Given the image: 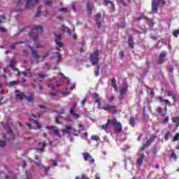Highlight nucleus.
<instances>
[{
  "label": "nucleus",
  "instance_id": "nucleus-51",
  "mask_svg": "<svg viewBox=\"0 0 179 179\" xmlns=\"http://www.w3.org/2000/svg\"><path fill=\"white\" fill-rule=\"evenodd\" d=\"M94 104H98L99 107H100L101 106V101H100V98L99 99H96L94 101Z\"/></svg>",
  "mask_w": 179,
  "mask_h": 179
},
{
  "label": "nucleus",
  "instance_id": "nucleus-12",
  "mask_svg": "<svg viewBox=\"0 0 179 179\" xmlns=\"http://www.w3.org/2000/svg\"><path fill=\"white\" fill-rule=\"evenodd\" d=\"M25 8L27 9H31L34 8V3L33 2V0H27V2L25 3Z\"/></svg>",
  "mask_w": 179,
  "mask_h": 179
},
{
  "label": "nucleus",
  "instance_id": "nucleus-59",
  "mask_svg": "<svg viewBox=\"0 0 179 179\" xmlns=\"http://www.w3.org/2000/svg\"><path fill=\"white\" fill-rule=\"evenodd\" d=\"M0 24H2V20H5V15H0Z\"/></svg>",
  "mask_w": 179,
  "mask_h": 179
},
{
  "label": "nucleus",
  "instance_id": "nucleus-20",
  "mask_svg": "<svg viewBox=\"0 0 179 179\" xmlns=\"http://www.w3.org/2000/svg\"><path fill=\"white\" fill-rule=\"evenodd\" d=\"M70 114H71L73 118H76L77 120H79V118H80V115H78L76 113L75 110H70Z\"/></svg>",
  "mask_w": 179,
  "mask_h": 179
},
{
  "label": "nucleus",
  "instance_id": "nucleus-44",
  "mask_svg": "<svg viewBox=\"0 0 179 179\" xmlns=\"http://www.w3.org/2000/svg\"><path fill=\"white\" fill-rule=\"evenodd\" d=\"M150 38H152V40H157L159 36H157V34H150Z\"/></svg>",
  "mask_w": 179,
  "mask_h": 179
},
{
  "label": "nucleus",
  "instance_id": "nucleus-33",
  "mask_svg": "<svg viewBox=\"0 0 179 179\" xmlns=\"http://www.w3.org/2000/svg\"><path fill=\"white\" fill-rule=\"evenodd\" d=\"M129 125L134 128L135 127V117H131L129 119Z\"/></svg>",
  "mask_w": 179,
  "mask_h": 179
},
{
  "label": "nucleus",
  "instance_id": "nucleus-64",
  "mask_svg": "<svg viewBox=\"0 0 179 179\" xmlns=\"http://www.w3.org/2000/svg\"><path fill=\"white\" fill-rule=\"evenodd\" d=\"M170 117L169 116H167L164 120L163 122H167L168 121H169Z\"/></svg>",
  "mask_w": 179,
  "mask_h": 179
},
{
  "label": "nucleus",
  "instance_id": "nucleus-36",
  "mask_svg": "<svg viewBox=\"0 0 179 179\" xmlns=\"http://www.w3.org/2000/svg\"><path fill=\"white\" fill-rule=\"evenodd\" d=\"M62 29L63 31H67V33H69V34H71V33H72L71 29H69V28L65 27L64 25L62 26Z\"/></svg>",
  "mask_w": 179,
  "mask_h": 179
},
{
  "label": "nucleus",
  "instance_id": "nucleus-37",
  "mask_svg": "<svg viewBox=\"0 0 179 179\" xmlns=\"http://www.w3.org/2000/svg\"><path fill=\"white\" fill-rule=\"evenodd\" d=\"M36 164L38 166V167H41V169H43L44 167V164L41 162V160L38 159L36 162H35Z\"/></svg>",
  "mask_w": 179,
  "mask_h": 179
},
{
  "label": "nucleus",
  "instance_id": "nucleus-15",
  "mask_svg": "<svg viewBox=\"0 0 179 179\" xmlns=\"http://www.w3.org/2000/svg\"><path fill=\"white\" fill-rule=\"evenodd\" d=\"M128 44H129V48H131V50H134L135 47V43H134V41L132 40V36H129Z\"/></svg>",
  "mask_w": 179,
  "mask_h": 179
},
{
  "label": "nucleus",
  "instance_id": "nucleus-53",
  "mask_svg": "<svg viewBox=\"0 0 179 179\" xmlns=\"http://www.w3.org/2000/svg\"><path fill=\"white\" fill-rule=\"evenodd\" d=\"M39 76V79H45V78H47V74H44V73H39L38 75Z\"/></svg>",
  "mask_w": 179,
  "mask_h": 179
},
{
  "label": "nucleus",
  "instance_id": "nucleus-32",
  "mask_svg": "<svg viewBox=\"0 0 179 179\" xmlns=\"http://www.w3.org/2000/svg\"><path fill=\"white\" fill-rule=\"evenodd\" d=\"M100 71H101V65H98L95 70V76H99V75H100Z\"/></svg>",
  "mask_w": 179,
  "mask_h": 179
},
{
  "label": "nucleus",
  "instance_id": "nucleus-13",
  "mask_svg": "<svg viewBox=\"0 0 179 179\" xmlns=\"http://www.w3.org/2000/svg\"><path fill=\"white\" fill-rule=\"evenodd\" d=\"M29 48L31 50L32 57L35 58L36 59H38V58H40V56L37 55V50H36V49H34V48H31V46H29Z\"/></svg>",
  "mask_w": 179,
  "mask_h": 179
},
{
  "label": "nucleus",
  "instance_id": "nucleus-50",
  "mask_svg": "<svg viewBox=\"0 0 179 179\" xmlns=\"http://www.w3.org/2000/svg\"><path fill=\"white\" fill-rule=\"evenodd\" d=\"M59 12H64V13H68V9H66V8L65 7H62L61 8L59 9Z\"/></svg>",
  "mask_w": 179,
  "mask_h": 179
},
{
  "label": "nucleus",
  "instance_id": "nucleus-61",
  "mask_svg": "<svg viewBox=\"0 0 179 179\" xmlns=\"http://www.w3.org/2000/svg\"><path fill=\"white\" fill-rule=\"evenodd\" d=\"M119 56L120 58H124V51L119 52Z\"/></svg>",
  "mask_w": 179,
  "mask_h": 179
},
{
  "label": "nucleus",
  "instance_id": "nucleus-58",
  "mask_svg": "<svg viewBox=\"0 0 179 179\" xmlns=\"http://www.w3.org/2000/svg\"><path fill=\"white\" fill-rule=\"evenodd\" d=\"M77 106H78V103H76V102L73 103L71 110H75V108Z\"/></svg>",
  "mask_w": 179,
  "mask_h": 179
},
{
  "label": "nucleus",
  "instance_id": "nucleus-52",
  "mask_svg": "<svg viewBox=\"0 0 179 179\" xmlns=\"http://www.w3.org/2000/svg\"><path fill=\"white\" fill-rule=\"evenodd\" d=\"M114 100H115V96H111L108 98V103H112L113 101H114Z\"/></svg>",
  "mask_w": 179,
  "mask_h": 179
},
{
  "label": "nucleus",
  "instance_id": "nucleus-26",
  "mask_svg": "<svg viewBox=\"0 0 179 179\" xmlns=\"http://www.w3.org/2000/svg\"><path fill=\"white\" fill-rule=\"evenodd\" d=\"M83 156L84 160L85 162H87V160H89V159H90V157H92V156L90 155V154L89 152L83 153Z\"/></svg>",
  "mask_w": 179,
  "mask_h": 179
},
{
  "label": "nucleus",
  "instance_id": "nucleus-27",
  "mask_svg": "<svg viewBox=\"0 0 179 179\" xmlns=\"http://www.w3.org/2000/svg\"><path fill=\"white\" fill-rule=\"evenodd\" d=\"M42 169H43L44 171H45V176L48 175V171H50L51 169H52V166H45V165H43V166H42Z\"/></svg>",
  "mask_w": 179,
  "mask_h": 179
},
{
  "label": "nucleus",
  "instance_id": "nucleus-47",
  "mask_svg": "<svg viewBox=\"0 0 179 179\" xmlns=\"http://www.w3.org/2000/svg\"><path fill=\"white\" fill-rule=\"evenodd\" d=\"M169 136H170V131H166L164 136V141H169Z\"/></svg>",
  "mask_w": 179,
  "mask_h": 179
},
{
  "label": "nucleus",
  "instance_id": "nucleus-54",
  "mask_svg": "<svg viewBox=\"0 0 179 179\" xmlns=\"http://www.w3.org/2000/svg\"><path fill=\"white\" fill-rule=\"evenodd\" d=\"M27 29H29V27H25L24 29H20L18 32H17V35L19 36V34H22V33H24V31L25 30H27Z\"/></svg>",
  "mask_w": 179,
  "mask_h": 179
},
{
  "label": "nucleus",
  "instance_id": "nucleus-6",
  "mask_svg": "<svg viewBox=\"0 0 179 179\" xmlns=\"http://www.w3.org/2000/svg\"><path fill=\"white\" fill-rule=\"evenodd\" d=\"M128 92V85H126L121 88L119 91V100H122L124 99V96Z\"/></svg>",
  "mask_w": 179,
  "mask_h": 179
},
{
  "label": "nucleus",
  "instance_id": "nucleus-2",
  "mask_svg": "<svg viewBox=\"0 0 179 179\" xmlns=\"http://www.w3.org/2000/svg\"><path fill=\"white\" fill-rule=\"evenodd\" d=\"M166 5V0H152L151 10L152 12H157L159 4Z\"/></svg>",
  "mask_w": 179,
  "mask_h": 179
},
{
  "label": "nucleus",
  "instance_id": "nucleus-35",
  "mask_svg": "<svg viewBox=\"0 0 179 179\" xmlns=\"http://www.w3.org/2000/svg\"><path fill=\"white\" fill-rule=\"evenodd\" d=\"M18 83L17 80H13L9 83L8 86L9 87H13V86H16Z\"/></svg>",
  "mask_w": 179,
  "mask_h": 179
},
{
  "label": "nucleus",
  "instance_id": "nucleus-18",
  "mask_svg": "<svg viewBox=\"0 0 179 179\" xmlns=\"http://www.w3.org/2000/svg\"><path fill=\"white\" fill-rule=\"evenodd\" d=\"M157 99L159 100L160 103H164L165 106L170 105V101L169 99H163L162 96H158Z\"/></svg>",
  "mask_w": 179,
  "mask_h": 179
},
{
  "label": "nucleus",
  "instance_id": "nucleus-19",
  "mask_svg": "<svg viewBox=\"0 0 179 179\" xmlns=\"http://www.w3.org/2000/svg\"><path fill=\"white\" fill-rule=\"evenodd\" d=\"M145 154H143L141 156V157L138 159L137 164H138V166H142V164H143V160H145Z\"/></svg>",
  "mask_w": 179,
  "mask_h": 179
},
{
  "label": "nucleus",
  "instance_id": "nucleus-63",
  "mask_svg": "<svg viewBox=\"0 0 179 179\" xmlns=\"http://www.w3.org/2000/svg\"><path fill=\"white\" fill-rule=\"evenodd\" d=\"M23 54H24V57H28V55H29V53H28L27 50H23Z\"/></svg>",
  "mask_w": 179,
  "mask_h": 179
},
{
  "label": "nucleus",
  "instance_id": "nucleus-21",
  "mask_svg": "<svg viewBox=\"0 0 179 179\" xmlns=\"http://www.w3.org/2000/svg\"><path fill=\"white\" fill-rule=\"evenodd\" d=\"M34 30L35 31H39V33L41 34L43 33V31H44V29L41 26H34Z\"/></svg>",
  "mask_w": 179,
  "mask_h": 179
},
{
  "label": "nucleus",
  "instance_id": "nucleus-9",
  "mask_svg": "<svg viewBox=\"0 0 179 179\" xmlns=\"http://www.w3.org/2000/svg\"><path fill=\"white\" fill-rule=\"evenodd\" d=\"M164 57H166V52L162 51L158 58L157 64L159 65H162L163 62H164Z\"/></svg>",
  "mask_w": 179,
  "mask_h": 179
},
{
  "label": "nucleus",
  "instance_id": "nucleus-8",
  "mask_svg": "<svg viewBox=\"0 0 179 179\" xmlns=\"http://www.w3.org/2000/svg\"><path fill=\"white\" fill-rule=\"evenodd\" d=\"M115 134H120L122 131V124L120 122H117L114 126Z\"/></svg>",
  "mask_w": 179,
  "mask_h": 179
},
{
  "label": "nucleus",
  "instance_id": "nucleus-55",
  "mask_svg": "<svg viewBox=\"0 0 179 179\" xmlns=\"http://www.w3.org/2000/svg\"><path fill=\"white\" fill-rule=\"evenodd\" d=\"M56 44H57L59 48H62V47H64V43L62 42H56Z\"/></svg>",
  "mask_w": 179,
  "mask_h": 179
},
{
  "label": "nucleus",
  "instance_id": "nucleus-30",
  "mask_svg": "<svg viewBox=\"0 0 179 179\" xmlns=\"http://www.w3.org/2000/svg\"><path fill=\"white\" fill-rule=\"evenodd\" d=\"M28 36H34V38H32L33 41H36L38 38V34H34V32H29Z\"/></svg>",
  "mask_w": 179,
  "mask_h": 179
},
{
  "label": "nucleus",
  "instance_id": "nucleus-11",
  "mask_svg": "<svg viewBox=\"0 0 179 179\" xmlns=\"http://www.w3.org/2000/svg\"><path fill=\"white\" fill-rule=\"evenodd\" d=\"M24 99L28 101V103H31L34 100V96L33 92H28V96L24 95Z\"/></svg>",
  "mask_w": 179,
  "mask_h": 179
},
{
  "label": "nucleus",
  "instance_id": "nucleus-25",
  "mask_svg": "<svg viewBox=\"0 0 179 179\" xmlns=\"http://www.w3.org/2000/svg\"><path fill=\"white\" fill-rule=\"evenodd\" d=\"M108 125H110V120H107V122L105 124L101 125V129H103L104 131H107L108 129Z\"/></svg>",
  "mask_w": 179,
  "mask_h": 179
},
{
  "label": "nucleus",
  "instance_id": "nucleus-22",
  "mask_svg": "<svg viewBox=\"0 0 179 179\" xmlns=\"http://www.w3.org/2000/svg\"><path fill=\"white\" fill-rule=\"evenodd\" d=\"M143 19H145V20H146V22H148V23L150 26H155V22H153V20H152V19H150V17H144Z\"/></svg>",
  "mask_w": 179,
  "mask_h": 179
},
{
  "label": "nucleus",
  "instance_id": "nucleus-28",
  "mask_svg": "<svg viewBox=\"0 0 179 179\" xmlns=\"http://www.w3.org/2000/svg\"><path fill=\"white\" fill-rule=\"evenodd\" d=\"M54 54H56V62L59 64L61 62V53L56 52Z\"/></svg>",
  "mask_w": 179,
  "mask_h": 179
},
{
  "label": "nucleus",
  "instance_id": "nucleus-43",
  "mask_svg": "<svg viewBox=\"0 0 179 179\" xmlns=\"http://www.w3.org/2000/svg\"><path fill=\"white\" fill-rule=\"evenodd\" d=\"M61 38H62V36H61V34H56L55 35V43H58L59 41H61Z\"/></svg>",
  "mask_w": 179,
  "mask_h": 179
},
{
  "label": "nucleus",
  "instance_id": "nucleus-4",
  "mask_svg": "<svg viewBox=\"0 0 179 179\" xmlns=\"http://www.w3.org/2000/svg\"><path fill=\"white\" fill-rule=\"evenodd\" d=\"M157 139V135H152L150 136V138L145 142V144L143 145V146L140 148V150L141 152H143L145 149H148L153 142H155V140Z\"/></svg>",
  "mask_w": 179,
  "mask_h": 179
},
{
  "label": "nucleus",
  "instance_id": "nucleus-34",
  "mask_svg": "<svg viewBox=\"0 0 179 179\" xmlns=\"http://www.w3.org/2000/svg\"><path fill=\"white\" fill-rule=\"evenodd\" d=\"M43 3L47 6H52V0H44Z\"/></svg>",
  "mask_w": 179,
  "mask_h": 179
},
{
  "label": "nucleus",
  "instance_id": "nucleus-39",
  "mask_svg": "<svg viewBox=\"0 0 179 179\" xmlns=\"http://www.w3.org/2000/svg\"><path fill=\"white\" fill-rule=\"evenodd\" d=\"M171 159H173L176 161H177L178 159V156L176 155V152L174 151L172 152V154L171 155Z\"/></svg>",
  "mask_w": 179,
  "mask_h": 179
},
{
  "label": "nucleus",
  "instance_id": "nucleus-5",
  "mask_svg": "<svg viewBox=\"0 0 179 179\" xmlns=\"http://www.w3.org/2000/svg\"><path fill=\"white\" fill-rule=\"evenodd\" d=\"M15 100H23L24 99V92H22L19 90H15Z\"/></svg>",
  "mask_w": 179,
  "mask_h": 179
},
{
  "label": "nucleus",
  "instance_id": "nucleus-62",
  "mask_svg": "<svg viewBox=\"0 0 179 179\" xmlns=\"http://www.w3.org/2000/svg\"><path fill=\"white\" fill-rule=\"evenodd\" d=\"M94 97L95 99H100V96H99V94L97 93H94Z\"/></svg>",
  "mask_w": 179,
  "mask_h": 179
},
{
  "label": "nucleus",
  "instance_id": "nucleus-24",
  "mask_svg": "<svg viewBox=\"0 0 179 179\" xmlns=\"http://www.w3.org/2000/svg\"><path fill=\"white\" fill-rule=\"evenodd\" d=\"M41 8H43V6L41 5L37 7L36 13L35 14V17H38L40 16V13H41Z\"/></svg>",
  "mask_w": 179,
  "mask_h": 179
},
{
  "label": "nucleus",
  "instance_id": "nucleus-16",
  "mask_svg": "<svg viewBox=\"0 0 179 179\" xmlns=\"http://www.w3.org/2000/svg\"><path fill=\"white\" fill-rule=\"evenodd\" d=\"M71 129H72V127L66 126L65 129H63V135H70Z\"/></svg>",
  "mask_w": 179,
  "mask_h": 179
},
{
  "label": "nucleus",
  "instance_id": "nucleus-7",
  "mask_svg": "<svg viewBox=\"0 0 179 179\" xmlns=\"http://www.w3.org/2000/svg\"><path fill=\"white\" fill-rule=\"evenodd\" d=\"M95 20L96 22V24L98 25L99 29L101 28V26H103V22H101V13H98L95 15Z\"/></svg>",
  "mask_w": 179,
  "mask_h": 179
},
{
  "label": "nucleus",
  "instance_id": "nucleus-40",
  "mask_svg": "<svg viewBox=\"0 0 179 179\" xmlns=\"http://www.w3.org/2000/svg\"><path fill=\"white\" fill-rule=\"evenodd\" d=\"M27 71L28 72V76H29L30 78H33L34 76V74L33 73V72H31V68L27 69Z\"/></svg>",
  "mask_w": 179,
  "mask_h": 179
},
{
  "label": "nucleus",
  "instance_id": "nucleus-46",
  "mask_svg": "<svg viewBox=\"0 0 179 179\" xmlns=\"http://www.w3.org/2000/svg\"><path fill=\"white\" fill-rule=\"evenodd\" d=\"M178 139H179V133H176L174 135L172 141H173V142H177V141H178Z\"/></svg>",
  "mask_w": 179,
  "mask_h": 179
},
{
  "label": "nucleus",
  "instance_id": "nucleus-10",
  "mask_svg": "<svg viewBox=\"0 0 179 179\" xmlns=\"http://www.w3.org/2000/svg\"><path fill=\"white\" fill-rule=\"evenodd\" d=\"M87 10L88 16H92L93 6L90 1L87 2Z\"/></svg>",
  "mask_w": 179,
  "mask_h": 179
},
{
  "label": "nucleus",
  "instance_id": "nucleus-42",
  "mask_svg": "<svg viewBox=\"0 0 179 179\" xmlns=\"http://www.w3.org/2000/svg\"><path fill=\"white\" fill-rule=\"evenodd\" d=\"M133 31H135V33H138V34H145V33H148V29H145L144 31H138L136 29H133Z\"/></svg>",
  "mask_w": 179,
  "mask_h": 179
},
{
  "label": "nucleus",
  "instance_id": "nucleus-31",
  "mask_svg": "<svg viewBox=\"0 0 179 179\" xmlns=\"http://www.w3.org/2000/svg\"><path fill=\"white\" fill-rule=\"evenodd\" d=\"M172 121L174 124H176V127H179V116L173 117Z\"/></svg>",
  "mask_w": 179,
  "mask_h": 179
},
{
  "label": "nucleus",
  "instance_id": "nucleus-23",
  "mask_svg": "<svg viewBox=\"0 0 179 179\" xmlns=\"http://www.w3.org/2000/svg\"><path fill=\"white\" fill-rule=\"evenodd\" d=\"M111 85L112 87H113L115 90H117V87H118V85H117V80L115 78L111 79Z\"/></svg>",
  "mask_w": 179,
  "mask_h": 179
},
{
  "label": "nucleus",
  "instance_id": "nucleus-60",
  "mask_svg": "<svg viewBox=\"0 0 179 179\" xmlns=\"http://www.w3.org/2000/svg\"><path fill=\"white\" fill-rule=\"evenodd\" d=\"M49 95L52 96V97H55V96H57V92H49Z\"/></svg>",
  "mask_w": 179,
  "mask_h": 179
},
{
  "label": "nucleus",
  "instance_id": "nucleus-48",
  "mask_svg": "<svg viewBox=\"0 0 179 179\" xmlns=\"http://www.w3.org/2000/svg\"><path fill=\"white\" fill-rule=\"evenodd\" d=\"M108 3H110V5H113V1H111L110 0H103L104 6H107V5H108Z\"/></svg>",
  "mask_w": 179,
  "mask_h": 179
},
{
  "label": "nucleus",
  "instance_id": "nucleus-38",
  "mask_svg": "<svg viewBox=\"0 0 179 179\" xmlns=\"http://www.w3.org/2000/svg\"><path fill=\"white\" fill-rule=\"evenodd\" d=\"M17 44H23V42L22 41H20V42H16V43H13L10 46L11 50H15V48H16V46L17 45Z\"/></svg>",
  "mask_w": 179,
  "mask_h": 179
},
{
  "label": "nucleus",
  "instance_id": "nucleus-56",
  "mask_svg": "<svg viewBox=\"0 0 179 179\" xmlns=\"http://www.w3.org/2000/svg\"><path fill=\"white\" fill-rule=\"evenodd\" d=\"M5 145H6L5 141H0V148H1V149L3 148V146H5Z\"/></svg>",
  "mask_w": 179,
  "mask_h": 179
},
{
  "label": "nucleus",
  "instance_id": "nucleus-45",
  "mask_svg": "<svg viewBox=\"0 0 179 179\" xmlns=\"http://www.w3.org/2000/svg\"><path fill=\"white\" fill-rule=\"evenodd\" d=\"M156 111H157V113H158V114H163L164 109H163V108L158 106L156 109Z\"/></svg>",
  "mask_w": 179,
  "mask_h": 179
},
{
  "label": "nucleus",
  "instance_id": "nucleus-49",
  "mask_svg": "<svg viewBox=\"0 0 179 179\" xmlns=\"http://www.w3.org/2000/svg\"><path fill=\"white\" fill-rule=\"evenodd\" d=\"M53 132L55 135H56L57 136H59V138H61V133H59V130L54 129Z\"/></svg>",
  "mask_w": 179,
  "mask_h": 179
},
{
  "label": "nucleus",
  "instance_id": "nucleus-29",
  "mask_svg": "<svg viewBox=\"0 0 179 179\" xmlns=\"http://www.w3.org/2000/svg\"><path fill=\"white\" fill-rule=\"evenodd\" d=\"M167 96L171 97L172 100H176V94L172 91H168Z\"/></svg>",
  "mask_w": 179,
  "mask_h": 179
},
{
  "label": "nucleus",
  "instance_id": "nucleus-1",
  "mask_svg": "<svg viewBox=\"0 0 179 179\" xmlns=\"http://www.w3.org/2000/svg\"><path fill=\"white\" fill-rule=\"evenodd\" d=\"M100 54H101V50H96L90 54V61L93 66L99 64V61H100L99 55H100Z\"/></svg>",
  "mask_w": 179,
  "mask_h": 179
},
{
  "label": "nucleus",
  "instance_id": "nucleus-57",
  "mask_svg": "<svg viewBox=\"0 0 179 179\" xmlns=\"http://www.w3.org/2000/svg\"><path fill=\"white\" fill-rule=\"evenodd\" d=\"M120 3H122V5H123V6L127 7L128 6V5L127 4V3H125V0H120Z\"/></svg>",
  "mask_w": 179,
  "mask_h": 179
},
{
  "label": "nucleus",
  "instance_id": "nucleus-3",
  "mask_svg": "<svg viewBox=\"0 0 179 179\" xmlns=\"http://www.w3.org/2000/svg\"><path fill=\"white\" fill-rule=\"evenodd\" d=\"M102 110H104V111H107L108 113H112L114 115L117 114V106L115 105L105 103L104 106H102Z\"/></svg>",
  "mask_w": 179,
  "mask_h": 179
},
{
  "label": "nucleus",
  "instance_id": "nucleus-41",
  "mask_svg": "<svg viewBox=\"0 0 179 179\" xmlns=\"http://www.w3.org/2000/svg\"><path fill=\"white\" fill-rule=\"evenodd\" d=\"M108 121H110V124H112V125H115V124L118 123V121L117 120V119H112V120H110V119H108Z\"/></svg>",
  "mask_w": 179,
  "mask_h": 179
},
{
  "label": "nucleus",
  "instance_id": "nucleus-14",
  "mask_svg": "<svg viewBox=\"0 0 179 179\" xmlns=\"http://www.w3.org/2000/svg\"><path fill=\"white\" fill-rule=\"evenodd\" d=\"M17 64V62L15 59V57H11L10 62H9V65L10 68L11 69H15V66Z\"/></svg>",
  "mask_w": 179,
  "mask_h": 179
},
{
  "label": "nucleus",
  "instance_id": "nucleus-17",
  "mask_svg": "<svg viewBox=\"0 0 179 179\" xmlns=\"http://www.w3.org/2000/svg\"><path fill=\"white\" fill-rule=\"evenodd\" d=\"M91 139L92 141H96L97 146H99V145H100V136H96V135H93V136H91Z\"/></svg>",
  "mask_w": 179,
  "mask_h": 179
}]
</instances>
